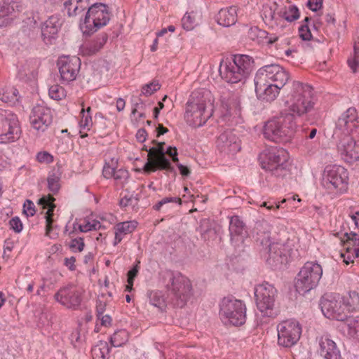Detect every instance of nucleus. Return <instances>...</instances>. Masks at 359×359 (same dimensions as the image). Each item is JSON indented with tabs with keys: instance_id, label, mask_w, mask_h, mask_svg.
<instances>
[{
	"instance_id": "26",
	"label": "nucleus",
	"mask_w": 359,
	"mask_h": 359,
	"mask_svg": "<svg viewBox=\"0 0 359 359\" xmlns=\"http://www.w3.org/2000/svg\"><path fill=\"white\" fill-rule=\"evenodd\" d=\"M271 81L281 89L289 79V74L283 67L277 64L269 65Z\"/></svg>"
},
{
	"instance_id": "13",
	"label": "nucleus",
	"mask_w": 359,
	"mask_h": 359,
	"mask_svg": "<svg viewBox=\"0 0 359 359\" xmlns=\"http://www.w3.org/2000/svg\"><path fill=\"white\" fill-rule=\"evenodd\" d=\"M278 344L279 346L290 348L295 345L302 334V327L298 321L284 320L277 325Z\"/></svg>"
},
{
	"instance_id": "20",
	"label": "nucleus",
	"mask_w": 359,
	"mask_h": 359,
	"mask_svg": "<svg viewBox=\"0 0 359 359\" xmlns=\"http://www.w3.org/2000/svg\"><path fill=\"white\" fill-rule=\"evenodd\" d=\"M29 120L35 130L43 132L53 121L51 110L50 108L38 104L32 109Z\"/></svg>"
},
{
	"instance_id": "12",
	"label": "nucleus",
	"mask_w": 359,
	"mask_h": 359,
	"mask_svg": "<svg viewBox=\"0 0 359 359\" xmlns=\"http://www.w3.org/2000/svg\"><path fill=\"white\" fill-rule=\"evenodd\" d=\"M212 116V109L207 110L204 100L188 102L187 103L184 119L188 125L198 128L204 125Z\"/></svg>"
},
{
	"instance_id": "32",
	"label": "nucleus",
	"mask_w": 359,
	"mask_h": 359,
	"mask_svg": "<svg viewBox=\"0 0 359 359\" xmlns=\"http://www.w3.org/2000/svg\"><path fill=\"white\" fill-rule=\"evenodd\" d=\"M54 201V197L52 195L48 194L46 196L41 197L38 202L39 205H42L43 209H48L45 216L47 228H50L53 222L52 217L55 208V205L53 203Z\"/></svg>"
},
{
	"instance_id": "49",
	"label": "nucleus",
	"mask_w": 359,
	"mask_h": 359,
	"mask_svg": "<svg viewBox=\"0 0 359 359\" xmlns=\"http://www.w3.org/2000/svg\"><path fill=\"white\" fill-rule=\"evenodd\" d=\"M161 88V85L156 81H153L152 82L145 84L142 88V94L145 95L146 97L150 96L154 94L155 92Z\"/></svg>"
},
{
	"instance_id": "10",
	"label": "nucleus",
	"mask_w": 359,
	"mask_h": 359,
	"mask_svg": "<svg viewBox=\"0 0 359 359\" xmlns=\"http://www.w3.org/2000/svg\"><path fill=\"white\" fill-rule=\"evenodd\" d=\"M151 143L157 146L149 149L147 162L144 164L143 168L144 171L147 173H150L157 170H164L170 172L175 173L174 167L171 165V163L166 156H165V142H159L154 140Z\"/></svg>"
},
{
	"instance_id": "64",
	"label": "nucleus",
	"mask_w": 359,
	"mask_h": 359,
	"mask_svg": "<svg viewBox=\"0 0 359 359\" xmlns=\"http://www.w3.org/2000/svg\"><path fill=\"white\" fill-rule=\"evenodd\" d=\"M275 16V11L271 8L266 9L263 13V19L266 22H271L273 20Z\"/></svg>"
},
{
	"instance_id": "28",
	"label": "nucleus",
	"mask_w": 359,
	"mask_h": 359,
	"mask_svg": "<svg viewBox=\"0 0 359 359\" xmlns=\"http://www.w3.org/2000/svg\"><path fill=\"white\" fill-rule=\"evenodd\" d=\"M137 222L135 220L118 223L114 227V245L121 242L124 235L132 233L137 228Z\"/></svg>"
},
{
	"instance_id": "29",
	"label": "nucleus",
	"mask_w": 359,
	"mask_h": 359,
	"mask_svg": "<svg viewBox=\"0 0 359 359\" xmlns=\"http://www.w3.org/2000/svg\"><path fill=\"white\" fill-rule=\"evenodd\" d=\"M108 39L105 33L100 34L95 40L84 45L82 47V52L84 55H92L100 51Z\"/></svg>"
},
{
	"instance_id": "34",
	"label": "nucleus",
	"mask_w": 359,
	"mask_h": 359,
	"mask_svg": "<svg viewBox=\"0 0 359 359\" xmlns=\"http://www.w3.org/2000/svg\"><path fill=\"white\" fill-rule=\"evenodd\" d=\"M342 328L347 331V334L356 340L359 341V316H350L342 325Z\"/></svg>"
},
{
	"instance_id": "50",
	"label": "nucleus",
	"mask_w": 359,
	"mask_h": 359,
	"mask_svg": "<svg viewBox=\"0 0 359 359\" xmlns=\"http://www.w3.org/2000/svg\"><path fill=\"white\" fill-rule=\"evenodd\" d=\"M116 164L117 160L114 161V158L111 159V165H110L109 163H105L102 170V175L106 179H110L113 177L116 170L115 165Z\"/></svg>"
},
{
	"instance_id": "54",
	"label": "nucleus",
	"mask_w": 359,
	"mask_h": 359,
	"mask_svg": "<svg viewBox=\"0 0 359 359\" xmlns=\"http://www.w3.org/2000/svg\"><path fill=\"white\" fill-rule=\"evenodd\" d=\"M256 241L257 245H260L262 247H271L272 244L269 233H264L262 234L257 233Z\"/></svg>"
},
{
	"instance_id": "55",
	"label": "nucleus",
	"mask_w": 359,
	"mask_h": 359,
	"mask_svg": "<svg viewBox=\"0 0 359 359\" xmlns=\"http://www.w3.org/2000/svg\"><path fill=\"white\" fill-rule=\"evenodd\" d=\"M137 198L135 197L133 195H126L124 196L119 202V205L121 207H127L129 205H135L137 203Z\"/></svg>"
},
{
	"instance_id": "38",
	"label": "nucleus",
	"mask_w": 359,
	"mask_h": 359,
	"mask_svg": "<svg viewBox=\"0 0 359 359\" xmlns=\"http://www.w3.org/2000/svg\"><path fill=\"white\" fill-rule=\"evenodd\" d=\"M150 304L163 311L166 308V299L161 291H151L149 295Z\"/></svg>"
},
{
	"instance_id": "11",
	"label": "nucleus",
	"mask_w": 359,
	"mask_h": 359,
	"mask_svg": "<svg viewBox=\"0 0 359 359\" xmlns=\"http://www.w3.org/2000/svg\"><path fill=\"white\" fill-rule=\"evenodd\" d=\"M320 307L327 318L336 319L345 323L349 316L343 304V296L339 293L327 294L320 300Z\"/></svg>"
},
{
	"instance_id": "37",
	"label": "nucleus",
	"mask_w": 359,
	"mask_h": 359,
	"mask_svg": "<svg viewBox=\"0 0 359 359\" xmlns=\"http://www.w3.org/2000/svg\"><path fill=\"white\" fill-rule=\"evenodd\" d=\"M198 231L201 233V238L205 241H214L217 238L215 229L212 227L208 220H204L201 223Z\"/></svg>"
},
{
	"instance_id": "33",
	"label": "nucleus",
	"mask_w": 359,
	"mask_h": 359,
	"mask_svg": "<svg viewBox=\"0 0 359 359\" xmlns=\"http://www.w3.org/2000/svg\"><path fill=\"white\" fill-rule=\"evenodd\" d=\"M20 7L19 0H0V20L19 11Z\"/></svg>"
},
{
	"instance_id": "45",
	"label": "nucleus",
	"mask_w": 359,
	"mask_h": 359,
	"mask_svg": "<svg viewBox=\"0 0 359 359\" xmlns=\"http://www.w3.org/2000/svg\"><path fill=\"white\" fill-rule=\"evenodd\" d=\"M48 189L53 193L56 194L60 189V177L55 173L49 174L47 178Z\"/></svg>"
},
{
	"instance_id": "61",
	"label": "nucleus",
	"mask_w": 359,
	"mask_h": 359,
	"mask_svg": "<svg viewBox=\"0 0 359 359\" xmlns=\"http://www.w3.org/2000/svg\"><path fill=\"white\" fill-rule=\"evenodd\" d=\"M168 155L172 158V161L174 163H177L179 161L177 155V149L175 147H168L166 150H165V156Z\"/></svg>"
},
{
	"instance_id": "47",
	"label": "nucleus",
	"mask_w": 359,
	"mask_h": 359,
	"mask_svg": "<svg viewBox=\"0 0 359 359\" xmlns=\"http://www.w3.org/2000/svg\"><path fill=\"white\" fill-rule=\"evenodd\" d=\"M93 357L94 359H107L109 355V349L107 344L102 346H96L92 350Z\"/></svg>"
},
{
	"instance_id": "43",
	"label": "nucleus",
	"mask_w": 359,
	"mask_h": 359,
	"mask_svg": "<svg viewBox=\"0 0 359 359\" xmlns=\"http://www.w3.org/2000/svg\"><path fill=\"white\" fill-rule=\"evenodd\" d=\"M128 340V332L124 330L116 332L111 337V344L114 347L121 346Z\"/></svg>"
},
{
	"instance_id": "48",
	"label": "nucleus",
	"mask_w": 359,
	"mask_h": 359,
	"mask_svg": "<svg viewBox=\"0 0 359 359\" xmlns=\"http://www.w3.org/2000/svg\"><path fill=\"white\" fill-rule=\"evenodd\" d=\"M113 177L117 184L123 187L129 177V173L125 169H116Z\"/></svg>"
},
{
	"instance_id": "4",
	"label": "nucleus",
	"mask_w": 359,
	"mask_h": 359,
	"mask_svg": "<svg viewBox=\"0 0 359 359\" xmlns=\"http://www.w3.org/2000/svg\"><path fill=\"white\" fill-rule=\"evenodd\" d=\"M165 287L169 294L182 307L193 294V288L190 280L181 273L165 270L161 272Z\"/></svg>"
},
{
	"instance_id": "53",
	"label": "nucleus",
	"mask_w": 359,
	"mask_h": 359,
	"mask_svg": "<svg viewBox=\"0 0 359 359\" xmlns=\"http://www.w3.org/2000/svg\"><path fill=\"white\" fill-rule=\"evenodd\" d=\"M168 203H177L179 205H181L182 200L179 197H165L158 201L155 205H154L153 208L156 211H159L163 205Z\"/></svg>"
},
{
	"instance_id": "31",
	"label": "nucleus",
	"mask_w": 359,
	"mask_h": 359,
	"mask_svg": "<svg viewBox=\"0 0 359 359\" xmlns=\"http://www.w3.org/2000/svg\"><path fill=\"white\" fill-rule=\"evenodd\" d=\"M269 67L265 65L261 67L256 73L255 77V92L262 91V88L271 83L269 76Z\"/></svg>"
},
{
	"instance_id": "39",
	"label": "nucleus",
	"mask_w": 359,
	"mask_h": 359,
	"mask_svg": "<svg viewBox=\"0 0 359 359\" xmlns=\"http://www.w3.org/2000/svg\"><path fill=\"white\" fill-rule=\"evenodd\" d=\"M78 226L81 232L96 231L102 226L99 221L95 219L90 221L88 218H85L83 220H81L80 223L78 224Z\"/></svg>"
},
{
	"instance_id": "22",
	"label": "nucleus",
	"mask_w": 359,
	"mask_h": 359,
	"mask_svg": "<svg viewBox=\"0 0 359 359\" xmlns=\"http://www.w3.org/2000/svg\"><path fill=\"white\" fill-rule=\"evenodd\" d=\"M62 25L60 18L52 15L44 22L41 27V35L46 43H50L51 40L57 35Z\"/></svg>"
},
{
	"instance_id": "3",
	"label": "nucleus",
	"mask_w": 359,
	"mask_h": 359,
	"mask_svg": "<svg viewBox=\"0 0 359 359\" xmlns=\"http://www.w3.org/2000/svg\"><path fill=\"white\" fill-rule=\"evenodd\" d=\"M262 168L276 178L283 179L290 175L289 154L283 148H270L259 156Z\"/></svg>"
},
{
	"instance_id": "15",
	"label": "nucleus",
	"mask_w": 359,
	"mask_h": 359,
	"mask_svg": "<svg viewBox=\"0 0 359 359\" xmlns=\"http://www.w3.org/2000/svg\"><path fill=\"white\" fill-rule=\"evenodd\" d=\"M276 290L268 283H264L255 287V296L258 309L264 315H271L274 306Z\"/></svg>"
},
{
	"instance_id": "24",
	"label": "nucleus",
	"mask_w": 359,
	"mask_h": 359,
	"mask_svg": "<svg viewBox=\"0 0 359 359\" xmlns=\"http://www.w3.org/2000/svg\"><path fill=\"white\" fill-rule=\"evenodd\" d=\"M289 248H269V257L266 262L274 268H280L289 262Z\"/></svg>"
},
{
	"instance_id": "57",
	"label": "nucleus",
	"mask_w": 359,
	"mask_h": 359,
	"mask_svg": "<svg viewBox=\"0 0 359 359\" xmlns=\"http://www.w3.org/2000/svg\"><path fill=\"white\" fill-rule=\"evenodd\" d=\"M23 212L27 216H33L34 215L35 211V205L34 203L27 199L23 205Z\"/></svg>"
},
{
	"instance_id": "19",
	"label": "nucleus",
	"mask_w": 359,
	"mask_h": 359,
	"mask_svg": "<svg viewBox=\"0 0 359 359\" xmlns=\"http://www.w3.org/2000/svg\"><path fill=\"white\" fill-rule=\"evenodd\" d=\"M62 80L69 82L76 79L81 67V60L76 56H62L57 60Z\"/></svg>"
},
{
	"instance_id": "21",
	"label": "nucleus",
	"mask_w": 359,
	"mask_h": 359,
	"mask_svg": "<svg viewBox=\"0 0 359 359\" xmlns=\"http://www.w3.org/2000/svg\"><path fill=\"white\" fill-rule=\"evenodd\" d=\"M216 147L221 153L226 154H234L241 149L240 140L231 130H226L218 136Z\"/></svg>"
},
{
	"instance_id": "59",
	"label": "nucleus",
	"mask_w": 359,
	"mask_h": 359,
	"mask_svg": "<svg viewBox=\"0 0 359 359\" xmlns=\"http://www.w3.org/2000/svg\"><path fill=\"white\" fill-rule=\"evenodd\" d=\"M36 159L40 163H50L53 162V156L47 151H40L36 155Z\"/></svg>"
},
{
	"instance_id": "14",
	"label": "nucleus",
	"mask_w": 359,
	"mask_h": 359,
	"mask_svg": "<svg viewBox=\"0 0 359 359\" xmlns=\"http://www.w3.org/2000/svg\"><path fill=\"white\" fill-rule=\"evenodd\" d=\"M20 127L16 115L0 114V143H8L20 137Z\"/></svg>"
},
{
	"instance_id": "27",
	"label": "nucleus",
	"mask_w": 359,
	"mask_h": 359,
	"mask_svg": "<svg viewBox=\"0 0 359 359\" xmlns=\"http://www.w3.org/2000/svg\"><path fill=\"white\" fill-rule=\"evenodd\" d=\"M217 23L223 27H230L237 21V8L231 6L221 9L217 17Z\"/></svg>"
},
{
	"instance_id": "18",
	"label": "nucleus",
	"mask_w": 359,
	"mask_h": 359,
	"mask_svg": "<svg viewBox=\"0 0 359 359\" xmlns=\"http://www.w3.org/2000/svg\"><path fill=\"white\" fill-rule=\"evenodd\" d=\"M353 135H344L337 144L338 153L347 163H353L359 160V144H356Z\"/></svg>"
},
{
	"instance_id": "46",
	"label": "nucleus",
	"mask_w": 359,
	"mask_h": 359,
	"mask_svg": "<svg viewBox=\"0 0 359 359\" xmlns=\"http://www.w3.org/2000/svg\"><path fill=\"white\" fill-rule=\"evenodd\" d=\"M341 243L353 245V247H359V233L354 232L345 233L344 237L341 239Z\"/></svg>"
},
{
	"instance_id": "56",
	"label": "nucleus",
	"mask_w": 359,
	"mask_h": 359,
	"mask_svg": "<svg viewBox=\"0 0 359 359\" xmlns=\"http://www.w3.org/2000/svg\"><path fill=\"white\" fill-rule=\"evenodd\" d=\"M299 34L300 38L304 41H309L312 38V35L308 25L304 24L299 28Z\"/></svg>"
},
{
	"instance_id": "62",
	"label": "nucleus",
	"mask_w": 359,
	"mask_h": 359,
	"mask_svg": "<svg viewBox=\"0 0 359 359\" xmlns=\"http://www.w3.org/2000/svg\"><path fill=\"white\" fill-rule=\"evenodd\" d=\"M107 303L105 301H102L100 297L98 298L96 304V312L98 318L102 316L106 310Z\"/></svg>"
},
{
	"instance_id": "35",
	"label": "nucleus",
	"mask_w": 359,
	"mask_h": 359,
	"mask_svg": "<svg viewBox=\"0 0 359 359\" xmlns=\"http://www.w3.org/2000/svg\"><path fill=\"white\" fill-rule=\"evenodd\" d=\"M343 304L347 313L359 309V294L355 291H351L347 295L343 296Z\"/></svg>"
},
{
	"instance_id": "7",
	"label": "nucleus",
	"mask_w": 359,
	"mask_h": 359,
	"mask_svg": "<svg viewBox=\"0 0 359 359\" xmlns=\"http://www.w3.org/2000/svg\"><path fill=\"white\" fill-rule=\"evenodd\" d=\"M323 275L322 266L314 262H307L301 268L294 286L298 293L304 294L316 288Z\"/></svg>"
},
{
	"instance_id": "5",
	"label": "nucleus",
	"mask_w": 359,
	"mask_h": 359,
	"mask_svg": "<svg viewBox=\"0 0 359 359\" xmlns=\"http://www.w3.org/2000/svg\"><path fill=\"white\" fill-rule=\"evenodd\" d=\"M297 127V121H292V116L281 113L280 116L273 117L265 123L263 135L272 142H287L293 135Z\"/></svg>"
},
{
	"instance_id": "58",
	"label": "nucleus",
	"mask_w": 359,
	"mask_h": 359,
	"mask_svg": "<svg viewBox=\"0 0 359 359\" xmlns=\"http://www.w3.org/2000/svg\"><path fill=\"white\" fill-rule=\"evenodd\" d=\"M9 225L15 233H20L22 230V223L18 217H13L9 221Z\"/></svg>"
},
{
	"instance_id": "51",
	"label": "nucleus",
	"mask_w": 359,
	"mask_h": 359,
	"mask_svg": "<svg viewBox=\"0 0 359 359\" xmlns=\"http://www.w3.org/2000/svg\"><path fill=\"white\" fill-rule=\"evenodd\" d=\"M182 27L187 31L192 30L195 25V18L191 13H186L182 19Z\"/></svg>"
},
{
	"instance_id": "30",
	"label": "nucleus",
	"mask_w": 359,
	"mask_h": 359,
	"mask_svg": "<svg viewBox=\"0 0 359 359\" xmlns=\"http://www.w3.org/2000/svg\"><path fill=\"white\" fill-rule=\"evenodd\" d=\"M89 1L65 0L64 2L65 10L67 11L68 16H76L86 8Z\"/></svg>"
},
{
	"instance_id": "63",
	"label": "nucleus",
	"mask_w": 359,
	"mask_h": 359,
	"mask_svg": "<svg viewBox=\"0 0 359 359\" xmlns=\"http://www.w3.org/2000/svg\"><path fill=\"white\" fill-rule=\"evenodd\" d=\"M307 6L314 12L318 11L323 6V0H309Z\"/></svg>"
},
{
	"instance_id": "42",
	"label": "nucleus",
	"mask_w": 359,
	"mask_h": 359,
	"mask_svg": "<svg viewBox=\"0 0 359 359\" xmlns=\"http://www.w3.org/2000/svg\"><path fill=\"white\" fill-rule=\"evenodd\" d=\"M280 16L287 22H293L299 18V11L296 6H290L280 12Z\"/></svg>"
},
{
	"instance_id": "25",
	"label": "nucleus",
	"mask_w": 359,
	"mask_h": 359,
	"mask_svg": "<svg viewBox=\"0 0 359 359\" xmlns=\"http://www.w3.org/2000/svg\"><path fill=\"white\" fill-rule=\"evenodd\" d=\"M229 232L231 241L236 242H242L243 238L247 233L246 227L244 222L238 216H233L229 223Z\"/></svg>"
},
{
	"instance_id": "9",
	"label": "nucleus",
	"mask_w": 359,
	"mask_h": 359,
	"mask_svg": "<svg viewBox=\"0 0 359 359\" xmlns=\"http://www.w3.org/2000/svg\"><path fill=\"white\" fill-rule=\"evenodd\" d=\"M219 316L233 325H242L246 319L245 305L233 297H224L220 302Z\"/></svg>"
},
{
	"instance_id": "44",
	"label": "nucleus",
	"mask_w": 359,
	"mask_h": 359,
	"mask_svg": "<svg viewBox=\"0 0 359 359\" xmlns=\"http://www.w3.org/2000/svg\"><path fill=\"white\" fill-rule=\"evenodd\" d=\"M50 97L55 100H60L66 96V91L58 84L51 86L48 90Z\"/></svg>"
},
{
	"instance_id": "6",
	"label": "nucleus",
	"mask_w": 359,
	"mask_h": 359,
	"mask_svg": "<svg viewBox=\"0 0 359 359\" xmlns=\"http://www.w3.org/2000/svg\"><path fill=\"white\" fill-rule=\"evenodd\" d=\"M111 16L107 5L95 3L91 5L83 20L79 24L80 29L85 36H90L99 29L107 25Z\"/></svg>"
},
{
	"instance_id": "17",
	"label": "nucleus",
	"mask_w": 359,
	"mask_h": 359,
	"mask_svg": "<svg viewBox=\"0 0 359 359\" xmlns=\"http://www.w3.org/2000/svg\"><path fill=\"white\" fill-rule=\"evenodd\" d=\"M337 129L344 135H355L359 133V116L355 107H349L338 118Z\"/></svg>"
},
{
	"instance_id": "16",
	"label": "nucleus",
	"mask_w": 359,
	"mask_h": 359,
	"mask_svg": "<svg viewBox=\"0 0 359 359\" xmlns=\"http://www.w3.org/2000/svg\"><path fill=\"white\" fill-rule=\"evenodd\" d=\"M83 290L74 285H69L60 288L54 297L62 306L72 309H76L82 301Z\"/></svg>"
},
{
	"instance_id": "1",
	"label": "nucleus",
	"mask_w": 359,
	"mask_h": 359,
	"mask_svg": "<svg viewBox=\"0 0 359 359\" xmlns=\"http://www.w3.org/2000/svg\"><path fill=\"white\" fill-rule=\"evenodd\" d=\"M316 99L313 88L299 81H294L285 96V114L292 116V121L304 117L310 113L316 105Z\"/></svg>"
},
{
	"instance_id": "41",
	"label": "nucleus",
	"mask_w": 359,
	"mask_h": 359,
	"mask_svg": "<svg viewBox=\"0 0 359 359\" xmlns=\"http://www.w3.org/2000/svg\"><path fill=\"white\" fill-rule=\"evenodd\" d=\"M359 256V248H344L340 252V257L346 264L353 263L354 259Z\"/></svg>"
},
{
	"instance_id": "2",
	"label": "nucleus",
	"mask_w": 359,
	"mask_h": 359,
	"mask_svg": "<svg viewBox=\"0 0 359 359\" xmlns=\"http://www.w3.org/2000/svg\"><path fill=\"white\" fill-rule=\"evenodd\" d=\"M254 60L247 55H235L232 61L220 63L219 72L222 78L228 83L244 82L253 69Z\"/></svg>"
},
{
	"instance_id": "60",
	"label": "nucleus",
	"mask_w": 359,
	"mask_h": 359,
	"mask_svg": "<svg viewBox=\"0 0 359 359\" xmlns=\"http://www.w3.org/2000/svg\"><path fill=\"white\" fill-rule=\"evenodd\" d=\"M358 49H357L356 46H354V57H353V58H351L347 60V63L353 73L356 72L357 67L358 66Z\"/></svg>"
},
{
	"instance_id": "8",
	"label": "nucleus",
	"mask_w": 359,
	"mask_h": 359,
	"mask_svg": "<svg viewBox=\"0 0 359 359\" xmlns=\"http://www.w3.org/2000/svg\"><path fill=\"white\" fill-rule=\"evenodd\" d=\"M348 172L341 165H329L325 167L322 185L330 192L342 194L348 189Z\"/></svg>"
},
{
	"instance_id": "52",
	"label": "nucleus",
	"mask_w": 359,
	"mask_h": 359,
	"mask_svg": "<svg viewBox=\"0 0 359 359\" xmlns=\"http://www.w3.org/2000/svg\"><path fill=\"white\" fill-rule=\"evenodd\" d=\"M81 114H82L81 119L80 121V127L85 130H90V127L92 126V117L90 114H86V111L83 108L81 109Z\"/></svg>"
},
{
	"instance_id": "36",
	"label": "nucleus",
	"mask_w": 359,
	"mask_h": 359,
	"mask_svg": "<svg viewBox=\"0 0 359 359\" xmlns=\"http://www.w3.org/2000/svg\"><path fill=\"white\" fill-rule=\"evenodd\" d=\"M262 91H257L256 93L257 95L267 102H271L274 100L277 95L279 94V90H280V87H278L277 85H274L272 83L264 88H263Z\"/></svg>"
},
{
	"instance_id": "40",
	"label": "nucleus",
	"mask_w": 359,
	"mask_h": 359,
	"mask_svg": "<svg viewBox=\"0 0 359 359\" xmlns=\"http://www.w3.org/2000/svg\"><path fill=\"white\" fill-rule=\"evenodd\" d=\"M18 90L15 88H6L0 93V100L6 103H15L18 101Z\"/></svg>"
},
{
	"instance_id": "23",
	"label": "nucleus",
	"mask_w": 359,
	"mask_h": 359,
	"mask_svg": "<svg viewBox=\"0 0 359 359\" xmlns=\"http://www.w3.org/2000/svg\"><path fill=\"white\" fill-rule=\"evenodd\" d=\"M319 352L325 359H340L341 355L335 342L327 336H323L319 339Z\"/></svg>"
}]
</instances>
